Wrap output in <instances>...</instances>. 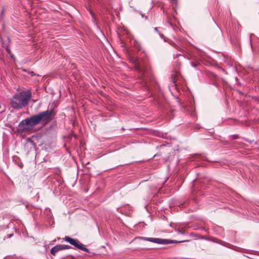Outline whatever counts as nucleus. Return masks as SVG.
<instances>
[{"label":"nucleus","mask_w":259,"mask_h":259,"mask_svg":"<svg viewBox=\"0 0 259 259\" xmlns=\"http://www.w3.org/2000/svg\"><path fill=\"white\" fill-rule=\"evenodd\" d=\"M31 96V93L29 90L16 94L11 99V105L14 109H21L28 104Z\"/></svg>","instance_id":"nucleus-1"},{"label":"nucleus","mask_w":259,"mask_h":259,"mask_svg":"<svg viewBox=\"0 0 259 259\" xmlns=\"http://www.w3.org/2000/svg\"><path fill=\"white\" fill-rule=\"evenodd\" d=\"M56 113L53 109L47 110L46 111L40 112L39 113L33 115L34 119L33 122L38 124L41 122L44 124H47L52 121L55 117Z\"/></svg>","instance_id":"nucleus-2"},{"label":"nucleus","mask_w":259,"mask_h":259,"mask_svg":"<svg viewBox=\"0 0 259 259\" xmlns=\"http://www.w3.org/2000/svg\"><path fill=\"white\" fill-rule=\"evenodd\" d=\"M33 116L22 120L18 124V131L19 133H27L31 131L37 123L33 122Z\"/></svg>","instance_id":"nucleus-3"},{"label":"nucleus","mask_w":259,"mask_h":259,"mask_svg":"<svg viewBox=\"0 0 259 259\" xmlns=\"http://www.w3.org/2000/svg\"><path fill=\"white\" fill-rule=\"evenodd\" d=\"M139 238L143 240H146L151 242L160 244H167L174 243H179L188 241V240L176 241L170 239H161L158 238H148L144 237H139Z\"/></svg>","instance_id":"nucleus-4"},{"label":"nucleus","mask_w":259,"mask_h":259,"mask_svg":"<svg viewBox=\"0 0 259 259\" xmlns=\"http://www.w3.org/2000/svg\"><path fill=\"white\" fill-rule=\"evenodd\" d=\"M63 240L80 250L88 252L90 251L87 248L84 247L83 244L80 242L77 239H73L69 236H65L63 238Z\"/></svg>","instance_id":"nucleus-5"},{"label":"nucleus","mask_w":259,"mask_h":259,"mask_svg":"<svg viewBox=\"0 0 259 259\" xmlns=\"http://www.w3.org/2000/svg\"><path fill=\"white\" fill-rule=\"evenodd\" d=\"M71 248V247L68 245H57L51 248L50 252L53 255H55L56 253L60 250L69 249Z\"/></svg>","instance_id":"nucleus-6"},{"label":"nucleus","mask_w":259,"mask_h":259,"mask_svg":"<svg viewBox=\"0 0 259 259\" xmlns=\"http://www.w3.org/2000/svg\"><path fill=\"white\" fill-rule=\"evenodd\" d=\"M134 46L138 50H140L141 49V44L137 40H135L134 42Z\"/></svg>","instance_id":"nucleus-7"},{"label":"nucleus","mask_w":259,"mask_h":259,"mask_svg":"<svg viewBox=\"0 0 259 259\" xmlns=\"http://www.w3.org/2000/svg\"><path fill=\"white\" fill-rule=\"evenodd\" d=\"M200 63L199 62H191V65L193 67H197L200 65Z\"/></svg>","instance_id":"nucleus-8"},{"label":"nucleus","mask_w":259,"mask_h":259,"mask_svg":"<svg viewBox=\"0 0 259 259\" xmlns=\"http://www.w3.org/2000/svg\"><path fill=\"white\" fill-rule=\"evenodd\" d=\"M136 69H137V70L138 71H141L142 69H141V67H140V65H139V64H138V63H137L136 64Z\"/></svg>","instance_id":"nucleus-9"},{"label":"nucleus","mask_w":259,"mask_h":259,"mask_svg":"<svg viewBox=\"0 0 259 259\" xmlns=\"http://www.w3.org/2000/svg\"><path fill=\"white\" fill-rule=\"evenodd\" d=\"M5 49L8 53H9V54L11 53V50L8 46L6 47Z\"/></svg>","instance_id":"nucleus-10"},{"label":"nucleus","mask_w":259,"mask_h":259,"mask_svg":"<svg viewBox=\"0 0 259 259\" xmlns=\"http://www.w3.org/2000/svg\"><path fill=\"white\" fill-rule=\"evenodd\" d=\"M171 78H172V82L174 83H176V77L174 75H172L171 76Z\"/></svg>","instance_id":"nucleus-11"},{"label":"nucleus","mask_w":259,"mask_h":259,"mask_svg":"<svg viewBox=\"0 0 259 259\" xmlns=\"http://www.w3.org/2000/svg\"><path fill=\"white\" fill-rule=\"evenodd\" d=\"M238 136L237 135H234L233 136V138L234 139H236L238 138Z\"/></svg>","instance_id":"nucleus-12"},{"label":"nucleus","mask_w":259,"mask_h":259,"mask_svg":"<svg viewBox=\"0 0 259 259\" xmlns=\"http://www.w3.org/2000/svg\"><path fill=\"white\" fill-rule=\"evenodd\" d=\"M19 166L20 167L22 168L23 166V164L22 163H21L20 164H19Z\"/></svg>","instance_id":"nucleus-13"},{"label":"nucleus","mask_w":259,"mask_h":259,"mask_svg":"<svg viewBox=\"0 0 259 259\" xmlns=\"http://www.w3.org/2000/svg\"><path fill=\"white\" fill-rule=\"evenodd\" d=\"M13 235V234H9V235H8V236H9V238H10V237H11Z\"/></svg>","instance_id":"nucleus-14"},{"label":"nucleus","mask_w":259,"mask_h":259,"mask_svg":"<svg viewBox=\"0 0 259 259\" xmlns=\"http://www.w3.org/2000/svg\"><path fill=\"white\" fill-rule=\"evenodd\" d=\"M154 30H155V31H158V28H157V27H155V28H154Z\"/></svg>","instance_id":"nucleus-15"}]
</instances>
